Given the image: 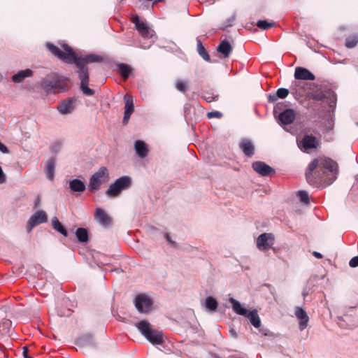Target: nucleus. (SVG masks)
<instances>
[{
    "mask_svg": "<svg viewBox=\"0 0 358 358\" xmlns=\"http://www.w3.org/2000/svg\"><path fill=\"white\" fill-rule=\"evenodd\" d=\"M0 152H1L3 154H8L9 152L8 148L4 144H3L1 141H0Z\"/></svg>",
    "mask_w": 358,
    "mask_h": 358,
    "instance_id": "nucleus-44",
    "label": "nucleus"
},
{
    "mask_svg": "<svg viewBox=\"0 0 358 358\" xmlns=\"http://www.w3.org/2000/svg\"><path fill=\"white\" fill-rule=\"evenodd\" d=\"M59 150H60V145L59 144L54 145L50 148L51 152L54 153V154H57L59 152Z\"/></svg>",
    "mask_w": 358,
    "mask_h": 358,
    "instance_id": "nucleus-43",
    "label": "nucleus"
},
{
    "mask_svg": "<svg viewBox=\"0 0 358 358\" xmlns=\"http://www.w3.org/2000/svg\"><path fill=\"white\" fill-rule=\"evenodd\" d=\"M349 265L351 267L358 266V256L353 257L349 262Z\"/></svg>",
    "mask_w": 358,
    "mask_h": 358,
    "instance_id": "nucleus-42",
    "label": "nucleus"
},
{
    "mask_svg": "<svg viewBox=\"0 0 358 358\" xmlns=\"http://www.w3.org/2000/svg\"><path fill=\"white\" fill-rule=\"evenodd\" d=\"M294 314L299 321V329L301 331L304 330L308 327L309 321V317L306 312L301 307L298 306L295 308Z\"/></svg>",
    "mask_w": 358,
    "mask_h": 358,
    "instance_id": "nucleus-18",
    "label": "nucleus"
},
{
    "mask_svg": "<svg viewBox=\"0 0 358 358\" xmlns=\"http://www.w3.org/2000/svg\"><path fill=\"white\" fill-rule=\"evenodd\" d=\"M134 305L139 313L147 314L151 311L153 301L145 294H141L136 296Z\"/></svg>",
    "mask_w": 358,
    "mask_h": 358,
    "instance_id": "nucleus-9",
    "label": "nucleus"
},
{
    "mask_svg": "<svg viewBox=\"0 0 358 358\" xmlns=\"http://www.w3.org/2000/svg\"><path fill=\"white\" fill-rule=\"evenodd\" d=\"M273 243L274 236L271 233H263L257 239V247L261 251L268 250Z\"/></svg>",
    "mask_w": 358,
    "mask_h": 358,
    "instance_id": "nucleus-11",
    "label": "nucleus"
},
{
    "mask_svg": "<svg viewBox=\"0 0 358 358\" xmlns=\"http://www.w3.org/2000/svg\"><path fill=\"white\" fill-rule=\"evenodd\" d=\"M138 331L152 345H161L164 337L162 331L154 329L147 320H141L135 324Z\"/></svg>",
    "mask_w": 358,
    "mask_h": 358,
    "instance_id": "nucleus-3",
    "label": "nucleus"
},
{
    "mask_svg": "<svg viewBox=\"0 0 358 358\" xmlns=\"http://www.w3.org/2000/svg\"><path fill=\"white\" fill-rule=\"evenodd\" d=\"M313 255L314 257H315L316 258H317V259H322V255L320 252H319L314 251L313 252Z\"/></svg>",
    "mask_w": 358,
    "mask_h": 358,
    "instance_id": "nucleus-51",
    "label": "nucleus"
},
{
    "mask_svg": "<svg viewBox=\"0 0 358 358\" xmlns=\"http://www.w3.org/2000/svg\"><path fill=\"white\" fill-rule=\"evenodd\" d=\"M338 164L327 157L314 159L308 165L306 171L307 182L311 186L318 187L324 183L331 184L337 177Z\"/></svg>",
    "mask_w": 358,
    "mask_h": 358,
    "instance_id": "nucleus-2",
    "label": "nucleus"
},
{
    "mask_svg": "<svg viewBox=\"0 0 358 358\" xmlns=\"http://www.w3.org/2000/svg\"><path fill=\"white\" fill-rule=\"evenodd\" d=\"M356 306H350L343 316L338 317V324L341 328L352 329L356 327V320L352 317L356 315Z\"/></svg>",
    "mask_w": 358,
    "mask_h": 358,
    "instance_id": "nucleus-7",
    "label": "nucleus"
},
{
    "mask_svg": "<svg viewBox=\"0 0 358 358\" xmlns=\"http://www.w3.org/2000/svg\"><path fill=\"white\" fill-rule=\"evenodd\" d=\"M239 148L248 157H251L255 154V145L248 138H242L239 143Z\"/></svg>",
    "mask_w": 358,
    "mask_h": 358,
    "instance_id": "nucleus-19",
    "label": "nucleus"
},
{
    "mask_svg": "<svg viewBox=\"0 0 358 358\" xmlns=\"http://www.w3.org/2000/svg\"><path fill=\"white\" fill-rule=\"evenodd\" d=\"M296 118V113L293 109H285L278 115V120L281 124L287 125L292 123Z\"/></svg>",
    "mask_w": 358,
    "mask_h": 358,
    "instance_id": "nucleus-21",
    "label": "nucleus"
},
{
    "mask_svg": "<svg viewBox=\"0 0 358 358\" xmlns=\"http://www.w3.org/2000/svg\"><path fill=\"white\" fill-rule=\"evenodd\" d=\"M333 127H334L333 120H332V118H331L330 120H328V126L326 127V129L328 131H331L333 129Z\"/></svg>",
    "mask_w": 358,
    "mask_h": 358,
    "instance_id": "nucleus-49",
    "label": "nucleus"
},
{
    "mask_svg": "<svg viewBox=\"0 0 358 358\" xmlns=\"http://www.w3.org/2000/svg\"><path fill=\"white\" fill-rule=\"evenodd\" d=\"M76 99L69 98L62 101L57 107V110L62 115L71 113L75 108Z\"/></svg>",
    "mask_w": 358,
    "mask_h": 358,
    "instance_id": "nucleus-15",
    "label": "nucleus"
},
{
    "mask_svg": "<svg viewBox=\"0 0 358 358\" xmlns=\"http://www.w3.org/2000/svg\"><path fill=\"white\" fill-rule=\"evenodd\" d=\"M32 76L33 71L31 69H27L20 70L17 73L14 74L11 77V80L15 83H20L24 78L31 77Z\"/></svg>",
    "mask_w": 358,
    "mask_h": 358,
    "instance_id": "nucleus-24",
    "label": "nucleus"
},
{
    "mask_svg": "<svg viewBox=\"0 0 358 358\" xmlns=\"http://www.w3.org/2000/svg\"><path fill=\"white\" fill-rule=\"evenodd\" d=\"M52 227L55 230L62 234L64 236H68L67 230L65 227L60 223L59 220L55 217L52 220Z\"/></svg>",
    "mask_w": 358,
    "mask_h": 358,
    "instance_id": "nucleus-32",
    "label": "nucleus"
},
{
    "mask_svg": "<svg viewBox=\"0 0 358 358\" xmlns=\"http://www.w3.org/2000/svg\"><path fill=\"white\" fill-rule=\"evenodd\" d=\"M358 43V36L357 35H353L352 36H349L345 39V46L348 48H355Z\"/></svg>",
    "mask_w": 358,
    "mask_h": 358,
    "instance_id": "nucleus-34",
    "label": "nucleus"
},
{
    "mask_svg": "<svg viewBox=\"0 0 358 358\" xmlns=\"http://www.w3.org/2000/svg\"><path fill=\"white\" fill-rule=\"evenodd\" d=\"M55 165L56 159L55 157H51L48 160L45 171L47 178L50 180H52L54 179Z\"/></svg>",
    "mask_w": 358,
    "mask_h": 358,
    "instance_id": "nucleus-25",
    "label": "nucleus"
},
{
    "mask_svg": "<svg viewBox=\"0 0 358 358\" xmlns=\"http://www.w3.org/2000/svg\"><path fill=\"white\" fill-rule=\"evenodd\" d=\"M217 50L223 55L224 58H227L232 52V47L229 41L224 40L220 43Z\"/></svg>",
    "mask_w": 358,
    "mask_h": 358,
    "instance_id": "nucleus-26",
    "label": "nucleus"
},
{
    "mask_svg": "<svg viewBox=\"0 0 358 358\" xmlns=\"http://www.w3.org/2000/svg\"><path fill=\"white\" fill-rule=\"evenodd\" d=\"M131 22L134 24L135 28L140 33L142 37L148 38L152 37V35L150 34V28L145 23L140 20L138 15L133 16Z\"/></svg>",
    "mask_w": 358,
    "mask_h": 358,
    "instance_id": "nucleus-14",
    "label": "nucleus"
},
{
    "mask_svg": "<svg viewBox=\"0 0 358 358\" xmlns=\"http://www.w3.org/2000/svg\"><path fill=\"white\" fill-rule=\"evenodd\" d=\"M313 99L326 102L330 108L335 109L337 97L336 93L329 88L325 87L316 91L312 96Z\"/></svg>",
    "mask_w": 358,
    "mask_h": 358,
    "instance_id": "nucleus-6",
    "label": "nucleus"
},
{
    "mask_svg": "<svg viewBox=\"0 0 358 358\" xmlns=\"http://www.w3.org/2000/svg\"><path fill=\"white\" fill-rule=\"evenodd\" d=\"M229 301L231 303L233 310L238 315L247 317L250 323L255 327L258 328L261 326V320L257 310L249 311L243 307L241 303L234 298H229Z\"/></svg>",
    "mask_w": 358,
    "mask_h": 358,
    "instance_id": "nucleus-4",
    "label": "nucleus"
},
{
    "mask_svg": "<svg viewBox=\"0 0 358 358\" xmlns=\"http://www.w3.org/2000/svg\"><path fill=\"white\" fill-rule=\"evenodd\" d=\"M268 101L271 103H273L278 99V96H276V93L275 94H269L268 96Z\"/></svg>",
    "mask_w": 358,
    "mask_h": 358,
    "instance_id": "nucleus-47",
    "label": "nucleus"
},
{
    "mask_svg": "<svg viewBox=\"0 0 358 358\" xmlns=\"http://www.w3.org/2000/svg\"><path fill=\"white\" fill-rule=\"evenodd\" d=\"M6 181V176L0 166V183H3Z\"/></svg>",
    "mask_w": 358,
    "mask_h": 358,
    "instance_id": "nucleus-48",
    "label": "nucleus"
},
{
    "mask_svg": "<svg viewBox=\"0 0 358 358\" xmlns=\"http://www.w3.org/2000/svg\"><path fill=\"white\" fill-rule=\"evenodd\" d=\"M176 88L178 91L184 93L187 90L186 83L182 80H178L176 83Z\"/></svg>",
    "mask_w": 358,
    "mask_h": 358,
    "instance_id": "nucleus-40",
    "label": "nucleus"
},
{
    "mask_svg": "<svg viewBox=\"0 0 358 358\" xmlns=\"http://www.w3.org/2000/svg\"><path fill=\"white\" fill-rule=\"evenodd\" d=\"M278 106H277L275 108H274V112H275L276 108H278Z\"/></svg>",
    "mask_w": 358,
    "mask_h": 358,
    "instance_id": "nucleus-56",
    "label": "nucleus"
},
{
    "mask_svg": "<svg viewBox=\"0 0 358 358\" xmlns=\"http://www.w3.org/2000/svg\"><path fill=\"white\" fill-rule=\"evenodd\" d=\"M131 186V177L124 176L115 180L106 190V194L108 196L115 197L117 196L122 191L129 189Z\"/></svg>",
    "mask_w": 358,
    "mask_h": 358,
    "instance_id": "nucleus-5",
    "label": "nucleus"
},
{
    "mask_svg": "<svg viewBox=\"0 0 358 358\" xmlns=\"http://www.w3.org/2000/svg\"><path fill=\"white\" fill-rule=\"evenodd\" d=\"M205 99L208 102H210L213 100V99L211 97H210V96L209 97H205Z\"/></svg>",
    "mask_w": 358,
    "mask_h": 358,
    "instance_id": "nucleus-53",
    "label": "nucleus"
},
{
    "mask_svg": "<svg viewBox=\"0 0 358 358\" xmlns=\"http://www.w3.org/2000/svg\"><path fill=\"white\" fill-rule=\"evenodd\" d=\"M205 306L210 312H215L218 306L217 300L213 296H207L205 299Z\"/></svg>",
    "mask_w": 358,
    "mask_h": 358,
    "instance_id": "nucleus-30",
    "label": "nucleus"
},
{
    "mask_svg": "<svg viewBox=\"0 0 358 358\" xmlns=\"http://www.w3.org/2000/svg\"><path fill=\"white\" fill-rule=\"evenodd\" d=\"M134 149L141 158H145L148 154V148L147 144L141 141L137 140L134 143Z\"/></svg>",
    "mask_w": 358,
    "mask_h": 358,
    "instance_id": "nucleus-23",
    "label": "nucleus"
},
{
    "mask_svg": "<svg viewBox=\"0 0 358 358\" xmlns=\"http://www.w3.org/2000/svg\"><path fill=\"white\" fill-rule=\"evenodd\" d=\"M236 20V14L234 13L230 17L226 20L220 26L221 30H225L227 27H231Z\"/></svg>",
    "mask_w": 358,
    "mask_h": 358,
    "instance_id": "nucleus-37",
    "label": "nucleus"
},
{
    "mask_svg": "<svg viewBox=\"0 0 358 358\" xmlns=\"http://www.w3.org/2000/svg\"><path fill=\"white\" fill-rule=\"evenodd\" d=\"M164 0H155V3H157V2H162L164 1Z\"/></svg>",
    "mask_w": 358,
    "mask_h": 358,
    "instance_id": "nucleus-55",
    "label": "nucleus"
},
{
    "mask_svg": "<svg viewBox=\"0 0 358 358\" xmlns=\"http://www.w3.org/2000/svg\"><path fill=\"white\" fill-rule=\"evenodd\" d=\"M76 236L78 241L80 243H86L88 241L89 236L87 229L80 227L76 231Z\"/></svg>",
    "mask_w": 358,
    "mask_h": 358,
    "instance_id": "nucleus-29",
    "label": "nucleus"
},
{
    "mask_svg": "<svg viewBox=\"0 0 358 358\" xmlns=\"http://www.w3.org/2000/svg\"><path fill=\"white\" fill-rule=\"evenodd\" d=\"M294 78L296 80H314L315 76L308 69L304 67H296L294 71Z\"/></svg>",
    "mask_w": 358,
    "mask_h": 358,
    "instance_id": "nucleus-20",
    "label": "nucleus"
},
{
    "mask_svg": "<svg viewBox=\"0 0 358 358\" xmlns=\"http://www.w3.org/2000/svg\"><path fill=\"white\" fill-rule=\"evenodd\" d=\"M274 25H275V22H268V21H266L265 20H258L257 22V27H259V29H262L263 30H267L269 28L273 27Z\"/></svg>",
    "mask_w": 358,
    "mask_h": 358,
    "instance_id": "nucleus-35",
    "label": "nucleus"
},
{
    "mask_svg": "<svg viewBox=\"0 0 358 358\" xmlns=\"http://www.w3.org/2000/svg\"><path fill=\"white\" fill-rule=\"evenodd\" d=\"M48 216L45 211L38 210L30 217L27 225V231L29 233L32 229L39 224L46 222Z\"/></svg>",
    "mask_w": 358,
    "mask_h": 358,
    "instance_id": "nucleus-12",
    "label": "nucleus"
},
{
    "mask_svg": "<svg viewBox=\"0 0 358 358\" xmlns=\"http://www.w3.org/2000/svg\"><path fill=\"white\" fill-rule=\"evenodd\" d=\"M302 294L305 297L306 295L308 294V292L306 291V289H304L302 292Z\"/></svg>",
    "mask_w": 358,
    "mask_h": 358,
    "instance_id": "nucleus-52",
    "label": "nucleus"
},
{
    "mask_svg": "<svg viewBox=\"0 0 358 358\" xmlns=\"http://www.w3.org/2000/svg\"><path fill=\"white\" fill-rule=\"evenodd\" d=\"M196 46H197V52L199 55L205 60L207 62H210V56L208 53V52L206 50L204 46L203 45L200 39H196Z\"/></svg>",
    "mask_w": 358,
    "mask_h": 358,
    "instance_id": "nucleus-31",
    "label": "nucleus"
},
{
    "mask_svg": "<svg viewBox=\"0 0 358 358\" xmlns=\"http://www.w3.org/2000/svg\"><path fill=\"white\" fill-rule=\"evenodd\" d=\"M117 67L122 78L124 80H127L131 72V67L129 64L124 63L117 64Z\"/></svg>",
    "mask_w": 358,
    "mask_h": 358,
    "instance_id": "nucleus-28",
    "label": "nucleus"
},
{
    "mask_svg": "<svg viewBox=\"0 0 358 358\" xmlns=\"http://www.w3.org/2000/svg\"><path fill=\"white\" fill-rule=\"evenodd\" d=\"M22 350H23L22 355H23L24 358H32L31 357L28 355L29 349H28L27 346H26V345L24 346Z\"/></svg>",
    "mask_w": 358,
    "mask_h": 358,
    "instance_id": "nucleus-46",
    "label": "nucleus"
},
{
    "mask_svg": "<svg viewBox=\"0 0 358 358\" xmlns=\"http://www.w3.org/2000/svg\"><path fill=\"white\" fill-rule=\"evenodd\" d=\"M229 334L234 338H236L238 337V334H237L236 330L234 329H231L229 330Z\"/></svg>",
    "mask_w": 358,
    "mask_h": 358,
    "instance_id": "nucleus-50",
    "label": "nucleus"
},
{
    "mask_svg": "<svg viewBox=\"0 0 358 358\" xmlns=\"http://www.w3.org/2000/svg\"><path fill=\"white\" fill-rule=\"evenodd\" d=\"M297 194H298V196H299L301 202H302L305 204H309V203H310L309 196L306 191L300 190L298 192Z\"/></svg>",
    "mask_w": 358,
    "mask_h": 358,
    "instance_id": "nucleus-38",
    "label": "nucleus"
},
{
    "mask_svg": "<svg viewBox=\"0 0 358 358\" xmlns=\"http://www.w3.org/2000/svg\"><path fill=\"white\" fill-rule=\"evenodd\" d=\"M95 219L103 227H109L112 224L111 218L101 208H97L95 211Z\"/></svg>",
    "mask_w": 358,
    "mask_h": 358,
    "instance_id": "nucleus-22",
    "label": "nucleus"
},
{
    "mask_svg": "<svg viewBox=\"0 0 358 358\" xmlns=\"http://www.w3.org/2000/svg\"><path fill=\"white\" fill-rule=\"evenodd\" d=\"M54 80H44L41 83V87L48 92H53Z\"/></svg>",
    "mask_w": 358,
    "mask_h": 358,
    "instance_id": "nucleus-36",
    "label": "nucleus"
},
{
    "mask_svg": "<svg viewBox=\"0 0 358 358\" xmlns=\"http://www.w3.org/2000/svg\"><path fill=\"white\" fill-rule=\"evenodd\" d=\"M75 344L80 348H94L96 346L94 337L90 334H85L78 337L75 341Z\"/></svg>",
    "mask_w": 358,
    "mask_h": 358,
    "instance_id": "nucleus-17",
    "label": "nucleus"
},
{
    "mask_svg": "<svg viewBox=\"0 0 358 358\" xmlns=\"http://www.w3.org/2000/svg\"><path fill=\"white\" fill-rule=\"evenodd\" d=\"M53 87V93L64 92L69 89L68 85L65 83L61 82L60 80H54Z\"/></svg>",
    "mask_w": 358,
    "mask_h": 358,
    "instance_id": "nucleus-33",
    "label": "nucleus"
},
{
    "mask_svg": "<svg viewBox=\"0 0 358 358\" xmlns=\"http://www.w3.org/2000/svg\"><path fill=\"white\" fill-rule=\"evenodd\" d=\"M108 177V169L104 166L101 167L91 176L88 185L89 189L92 192L97 190L104 181L103 178H107Z\"/></svg>",
    "mask_w": 358,
    "mask_h": 358,
    "instance_id": "nucleus-8",
    "label": "nucleus"
},
{
    "mask_svg": "<svg viewBox=\"0 0 358 358\" xmlns=\"http://www.w3.org/2000/svg\"><path fill=\"white\" fill-rule=\"evenodd\" d=\"M164 238H166V240L169 243H171V245H176V242H175V241H173L171 239V236H170L169 234H168V233H165V234H164Z\"/></svg>",
    "mask_w": 358,
    "mask_h": 358,
    "instance_id": "nucleus-45",
    "label": "nucleus"
},
{
    "mask_svg": "<svg viewBox=\"0 0 358 358\" xmlns=\"http://www.w3.org/2000/svg\"><path fill=\"white\" fill-rule=\"evenodd\" d=\"M124 99L125 104H124V113L122 123L124 124H126L128 122L131 114L133 113V112L134 110V101H133L132 96L127 94L124 95Z\"/></svg>",
    "mask_w": 358,
    "mask_h": 358,
    "instance_id": "nucleus-16",
    "label": "nucleus"
},
{
    "mask_svg": "<svg viewBox=\"0 0 358 358\" xmlns=\"http://www.w3.org/2000/svg\"><path fill=\"white\" fill-rule=\"evenodd\" d=\"M297 145L301 151L308 152L310 150L316 149L320 145V141L315 136L306 134L300 141H298Z\"/></svg>",
    "mask_w": 358,
    "mask_h": 358,
    "instance_id": "nucleus-10",
    "label": "nucleus"
},
{
    "mask_svg": "<svg viewBox=\"0 0 358 358\" xmlns=\"http://www.w3.org/2000/svg\"><path fill=\"white\" fill-rule=\"evenodd\" d=\"M69 188L74 192H83L85 190V184L80 179H73L69 182Z\"/></svg>",
    "mask_w": 358,
    "mask_h": 358,
    "instance_id": "nucleus-27",
    "label": "nucleus"
},
{
    "mask_svg": "<svg viewBox=\"0 0 358 358\" xmlns=\"http://www.w3.org/2000/svg\"><path fill=\"white\" fill-rule=\"evenodd\" d=\"M48 50L52 55L66 64H75L78 68V76L80 80V89L83 93L87 96H93L94 90L88 87L90 77L87 64L91 63H100L103 59L96 54H88L84 56H77L73 48L64 43L62 48L64 51L52 43L47 44Z\"/></svg>",
    "mask_w": 358,
    "mask_h": 358,
    "instance_id": "nucleus-1",
    "label": "nucleus"
},
{
    "mask_svg": "<svg viewBox=\"0 0 358 358\" xmlns=\"http://www.w3.org/2000/svg\"><path fill=\"white\" fill-rule=\"evenodd\" d=\"M222 116V114L219 111H213L208 113V117L209 118L217 117L220 118Z\"/></svg>",
    "mask_w": 358,
    "mask_h": 358,
    "instance_id": "nucleus-41",
    "label": "nucleus"
},
{
    "mask_svg": "<svg viewBox=\"0 0 358 358\" xmlns=\"http://www.w3.org/2000/svg\"><path fill=\"white\" fill-rule=\"evenodd\" d=\"M3 80V75L0 73V83Z\"/></svg>",
    "mask_w": 358,
    "mask_h": 358,
    "instance_id": "nucleus-54",
    "label": "nucleus"
},
{
    "mask_svg": "<svg viewBox=\"0 0 358 358\" xmlns=\"http://www.w3.org/2000/svg\"><path fill=\"white\" fill-rule=\"evenodd\" d=\"M252 167L255 172L264 177L270 176L275 172L274 169L261 161L253 162Z\"/></svg>",
    "mask_w": 358,
    "mask_h": 358,
    "instance_id": "nucleus-13",
    "label": "nucleus"
},
{
    "mask_svg": "<svg viewBox=\"0 0 358 358\" xmlns=\"http://www.w3.org/2000/svg\"><path fill=\"white\" fill-rule=\"evenodd\" d=\"M289 94V90L287 88L281 87L279 88L276 92V96L280 99H285Z\"/></svg>",
    "mask_w": 358,
    "mask_h": 358,
    "instance_id": "nucleus-39",
    "label": "nucleus"
}]
</instances>
